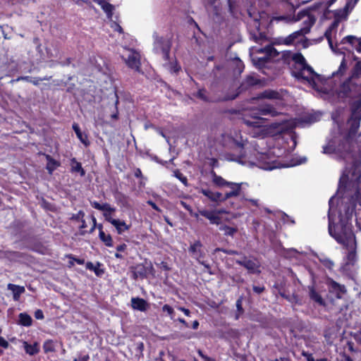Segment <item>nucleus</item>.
<instances>
[{"instance_id":"1","label":"nucleus","mask_w":361,"mask_h":361,"mask_svg":"<svg viewBox=\"0 0 361 361\" xmlns=\"http://www.w3.org/2000/svg\"><path fill=\"white\" fill-rule=\"evenodd\" d=\"M335 94L340 101L348 102L349 108L347 133L336 148L341 156L345 159L352 152L353 140L361 123V61H357L350 75L340 81L335 89Z\"/></svg>"},{"instance_id":"2","label":"nucleus","mask_w":361,"mask_h":361,"mask_svg":"<svg viewBox=\"0 0 361 361\" xmlns=\"http://www.w3.org/2000/svg\"><path fill=\"white\" fill-rule=\"evenodd\" d=\"M361 157L357 155L352 156V160L347 163L345 169L340 177L338 182V191L349 197L352 203L344 206L343 212L339 214V221L334 224L329 217L328 230L330 235L335 233L345 235L348 232L353 233L352 218L355 213L357 204L361 206Z\"/></svg>"},{"instance_id":"3","label":"nucleus","mask_w":361,"mask_h":361,"mask_svg":"<svg viewBox=\"0 0 361 361\" xmlns=\"http://www.w3.org/2000/svg\"><path fill=\"white\" fill-rule=\"evenodd\" d=\"M291 59L294 62L292 68L293 76L298 80H305L312 85H316V79L319 75L307 63L304 56L298 52L293 54Z\"/></svg>"},{"instance_id":"4","label":"nucleus","mask_w":361,"mask_h":361,"mask_svg":"<svg viewBox=\"0 0 361 361\" xmlns=\"http://www.w3.org/2000/svg\"><path fill=\"white\" fill-rule=\"evenodd\" d=\"M280 113L273 105L267 103L262 104L252 110L251 116L255 121H252L244 118V123L250 127L259 128L262 126L264 121V119L261 117L262 116L276 117Z\"/></svg>"},{"instance_id":"5","label":"nucleus","mask_w":361,"mask_h":361,"mask_svg":"<svg viewBox=\"0 0 361 361\" xmlns=\"http://www.w3.org/2000/svg\"><path fill=\"white\" fill-rule=\"evenodd\" d=\"M331 236L333 237L338 243L341 244L346 250H348L346 257V263L348 264L354 265L357 261V243L355 233L348 232L345 235H341L337 233H334V235Z\"/></svg>"},{"instance_id":"6","label":"nucleus","mask_w":361,"mask_h":361,"mask_svg":"<svg viewBox=\"0 0 361 361\" xmlns=\"http://www.w3.org/2000/svg\"><path fill=\"white\" fill-rule=\"evenodd\" d=\"M159 45H161L162 57L165 61L163 66L171 73H178L180 70V66L176 59H170L171 42L170 40L164 41L162 39H159Z\"/></svg>"},{"instance_id":"7","label":"nucleus","mask_w":361,"mask_h":361,"mask_svg":"<svg viewBox=\"0 0 361 361\" xmlns=\"http://www.w3.org/2000/svg\"><path fill=\"white\" fill-rule=\"evenodd\" d=\"M203 245L200 240H196L194 243L191 244L188 251L191 256L195 259L200 264H202L207 270L209 274H212L210 269L211 267L209 264L206 263L201 259L204 257L205 253L202 249Z\"/></svg>"},{"instance_id":"8","label":"nucleus","mask_w":361,"mask_h":361,"mask_svg":"<svg viewBox=\"0 0 361 361\" xmlns=\"http://www.w3.org/2000/svg\"><path fill=\"white\" fill-rule=\"evenodd\" d=\"M235 263L246 269L249 274H259L261 273L260 263L256 258L251 259L243 255V259H236Z\"/></svg>"},{"instance_id":"9","label":"nucleus","mask_w":361,"mask_h":361,"mask_svg":"<svg viewBox=\"0 0 361 361\" xmlns=\"http://www.w3.org/2000/svg\"><path fill=\"white\" fill-rule=\"evenodd\" d=\"M121 57L129 68L140 71V56L138 52L133 49H128L125 54H122Z\"/></svg>"},{"instance_id":"10","label":"nucleus","mask_w":361,"mask_h":361,"mask_svg":"<svg viewBox=\"0 0 361 361\" xmlns=\"http://www.w3.org/2000/svg\"><path fill=\"white\" fill-rule=\"evenodd\" d=\"M329 292L334 294L337 299H341L347 290L344 285H341L332 279H329L326 282Z\"/></svg>"},{"instance_id":"11","label":"nucleus","mask_w":361,"mask_h":361,"mask_svg":"<svg viewBox=\"0 0 361 361\" xmlns=\"http://www.w3.org/2000/svg\"><path fill=\"white\" fill-rule=\"evenodd\" d=\"M199 213L201 216L207 219L210 224L219 225L221 223V218L220 214L224 213L223 210H208V209H199Z\"/></svg>"},{"instance_id":"12","label":"nucleus","mask_w":361,"mask_h":361,"mask_svg":"<svg viewBox=\"0 0 361 361\" xmlns=\"http://www.w3.org/2000/svg\"><path fill=\"white\" fill-rule=\"evenodd\" d=\"M298 16L299 18L307 16V19L303 21L304 26L300 30L302 31L304 35L309 33L311 27L314 25L316 22L315 17L307 11H300L298 13Z\"/></svg>"},{"instance_id":"13","label":"nucleus","mask_w":361,"mask_h":361,"mask_svg":"<svg viewBox=\"0 0 361 361\" xmlns=\"http://www.w3.org/2000/svg\"><path fill=\"white\" fill-rule=\"evenodd\" d=\"M243 183L229 182L226 187L230 188V190L225 192V198H231L238 197L242 192Z\"/></svg>"},{"instance_id":"14","label":"nucleus","mask_w":361,"mask_h":361,"mask_svg":"<svg viewBox=\"0 0 361 361\" xmlns=\"http://www.w3.org/2000/svg\"><path fill=\"white\" fill-rule=\"evenodd\" d=\"M257 99H283V95L277 90L267 89L262 92H259L257 96Z\"/></svg>"},{"instance_id":"15","label":"nucleus","mask_w":361,"mask_h":361,"mask_svg":"<svg viewBox=\"0 0 361 361\" xmlns=\"http://www.w3.org/2000/svg\"><path fill=\"white\" fill-rule=\"evenodd\" d=\"M259 83H260V80L258 78H257L252 75H247L245 78L244 81L241 83V85H240L238 89L241 92L245 89H247L250 87H253Z\"/></svg>"},{"instance_id":"16","label":"nucleus","mask_w":361,"mask_h":361,"mask_svg":"<svg viewBox=\"0 0 361 361\" xmlns=\"http://www.w3.org/2000/svg\"><path fill=\"white\" fill-rule=\"evenodd\" d=\"M210 174L212 178L213 184L217 188H222L225 186H227L228 183L230 182L225 180L221 176L217 175L214 170L211 171Z\"/></svg>"},{"instance_id":"17","label":"nucleus","mask_w":361,"mask_h":361,"mask_svg":"<svg viewBox=\"0 0 361 361\" xmlns=\"http://www.w3.org/2000/svg\"><path fill=\"white\" fill-rule=\"evenodd\" d=\"M304 35H305L302 33V31L298 30L283 38L282 39V43L287 46L292 45L296 39H298L299 37H303Z\"/></svg>"},{"instance_id":"18","label":"nucleus","mask_w":361,"mask_h":361,"mask_svg":"<svg viewBox=\"0 0 361 361\" xmlns=\"http://www.w3.org/2000/svg\"><path fill=\"white\" fill-rule=\"evenodd\" d=\"M309 296L310 298L314 302L318 303L319 305L325 306V302L322 295L317 292L314 286H309Z\"/></svg>"},{"instance_id":"19","label":"nucleus","mask_w":361,"mask_h":361,"mask_svg":"<svg viewBox=\"0 0 361 361\" xmlns=\"http://www.w3.org/2000/svg\"><path fill=\"white\" fill-rule=\"evenodd\" d=\"M254 65L258 69H263L268 67V64L271 62V59H268V56L262 57H255L252 59Z\"/></svg>"},{"instance_id":"20","label":"nucleus","mask_w":361,"mask_h":361,"mask_svg":"<svg viewBox=\"0 0 361 361\" xmlns=\"http://www.w3.org/2000/svg\"><path fill=\"white\" fill-rule=\"evenodd\" d=\"M8 289L13 292V300L15 301H18L20 295L25 291V289L23 286H17L12 283H9L8 285Z\"/></svg>"},{"instance_id":"21","label":"nucleus","mask_w":361,"mask_h":361,"mask_svg":"<svg viewBox=\"0 0 361 361\" xmlns=\"http://www.w3.org/2000/svg\"><path fill=\"white\" fill-rule=\"evenodd\" d=\"M146 275V269L142 265H137L133 268L131 276L134 279H143Z\"/></svg>"},{"instance_id":"22","label":"nucleus","mask_w":361,"mask_h":361,"mask_svg":"<svg viewBox=\"0 0 361 361\" xmlns=\"http://www.w3.org/2000/svg\"><path fill=\"white\" fill-rule=\"evenodd\" d=\"M131 305L135 310L145 311L146 310L147 302L144 299L133 298L131 299Z\"/></svg>"},{"instance_id":"23","label":"nucleus","mask_w":361,"mask_h":361,"mask_svg":"<svg viewBox=\"0 0 361 361\" xmlns=\"http://www.w3.org/2000/svg\"><path fill=\"white\" fill-rule=\"evenodd\" d=\"M97 228H99V239L108 247H111L112 246V243H113V240H112V238H111V236L110 235H106L103 231H102V224H99V226H97Z\"/></svg>"},{"instance_id":"24","label":"nucleus","mask_w":361,"mask_h":361,"mask_svg":"<svg viewBox=\"0 0 361 361\" xmlns=\"http://www.w3.org/2000/svg\"><path fill=\"white\" fill-rule=\"evenodd\" d=\"M73 129L80 142H82L85 146L89 145L90 142L87 140V136L81 132L80 128L77 123H73Z\"/></svg>"},{"instance_id":"25","label":"nucleus","mask_w":361,"mask_h":361,"mask_svg":"<svg viewBox=\"0 0 361 361\" xmlns=\"http://www.w3.org/2000/svg\"><path fill=\"white\" fill-rule=\"evenodd\" d=\"M18 324L24 326H30L32 323L31 317L25 312L19 314Z\"/></svg>"},{"instance_id":"26","label":"nucleus","mask_w":361,"mask_h":361,"mask_svg":"<svg viewBox=\"0 0 361 361\" xmlns=\"http://www.w3.org/2000/svg\"><path fill=\"white\" fill-rule=\"evenodd\" d=\"M260 51L265 54V56H268V59L274 57L279 54L277 50L271 44L266 46L264 48L261 49Z\"/></svg>"},{"instance_id":"27","label":"nucleus","mask_w":361,"mask_h":361,"mask_svg":"<svg viewBox=\"0 0 361 361\" xmlns=\"http://www.w3.org/2000/svg\"><path fill=\"white\" fill-rule=\"evenodd\" d=\"M71 170L73 172L80 173L81 176H84L85 174V171L82 169L81 164L78 162L75 158L71 159Z\"/></svg>"},{"instance_id":"28","label":"nucleus","mask_w":361,"mask_h":361,"mask_svg":"<svg viewBox=\"0 0 361 361\" xmlns=\"http://www.w3.org/2000/svg\"><path fill=\"white\" fill-rule=\"evenodd\" d=\"M23 345L25 352L30 355H34L39 352V348L37 343L30 345L25 341Z\"/></svg>"},{"instance_id":"29","label":"nucleus","mask_w":361,"mask_h":361,"mask_svg":"<svg viewBox=\"0 0 361 361\" xmlns=\"http://www.w3.org/2000/svg\"><path fill=\"white\" fill-rule=\"evenodd\" d=\"M346 70H347V63H346L345 58H343L340 63L338 69L336 71L334 72L332 75L334 77L337 76V75H343L345 73Z\"/></svg>"},{"instance_id":"30","label":"nucleus","mask_w":361,"mask_h":361,"mask_svg":"<svg viewBox=\"0 0 361 361\" xmlns=\"http://www.w3.org/2000/svg\"><path fill=\"white\" fill-rule=\"evenodd\" d=\"M235 306L237 311L235 314V319L238 320L240 318V315H242L244 313V309L243 307V299L241 297L236 300Z\"/></svg>"},{"instance_id":"31","label":"nucleus","mask_w":361,"mask_h":361,"mask_svg":"<svg viewBox=\"0 0 361 361\" xmlns=\"http://www.w3.org/2000/svg\"><path fill=\"white\" fill-rule=\"evenodd\" d=\"M219 229L224 231V235L233 236L235 233H237L238 229L235 227H231L227 225L221 226Z\"/></svg>"},{"instance_id":"32","label":"nucleus","mask_w":361,"mask_h":361,"mask_svg":"<svg viewBox=\"0 0 361 361\" xmlns=\"http://www.w3.org/2000/svg\"><path fill=\"white\" fill-rule=\"evenodd\" d=\"M47 159L49 161V163L47 166V169L49 171L50 173H52V171L58 166H59V164L53 159L49 155L47 156Z\"/></svg>"},{"instance_id":"33","label":"nucleus","mask_w":361,"mask_h":361,"mask_svg":"<svg viewBox=\"0 0 361 361\" xmlns=\"http://www.w3.org/2000/svg\"><path fill=\"white\" fill-rule=\"evenodd\" d=\"M174 176L177 178L185 186H188V178L178 169L173 171Z\"/></svg>"},{"instance_id":"34","label":"nucleus","mask_w":361,"mask_h":361,"mask_svg":"<svg viewBox=\"0 0 361 361\" xmlns=\"http://www.w3.org/2000/svg\"><path fill=\"white\" fill-rule=\"evenodd\" d=\"M102 8L106 13L107 18L111 19L113 15L114 6L108 2L102 5Z\"/></svg>"},{"instance_id":"35","label":"nucleus","mask_w":361,"mask_h":361,"mask_svg":"<svg viewBox=\"0 0 361 361\" xmlns=\"http://www.w3.org/2000/svg\"><path fill=\"white\" fill-rule=\"evenodd\" d=\"M251 35L254 42L257 43H261L262 42L267 39V37L264 32H259L258 34L251 33Z\"/></svg>"},{"instance_id":"36","label":"nucleus","mask_w":361,"mask_h":361,"mask_svg":"<svg viewBox=\"0 0 361 361\" xmlns=\"http://www.w3.org/2000/svg\"><path fill=\"white\" fill-rule=\"evenodd\" d=\"M207 90L204 88L200 89L195 94V97L204 102H209L208 97L206 95Z\"/></svg>"},{"instance_id":"37","label":"nucleus","mask_w":361,"mask_h":361,"mask_svg":"<svg viewBox=\"0 0 361 361\" xmlns=\"http://www.w3.org/2000/svg\"><path fill=\"white\" fill-rule=\"evenodd\" d=\"M117 230L118 233L121 234L123 233L126 230L128 229V226H126V223L123 221H120L118 219V224L116 226H114Z\"/></svg>"},{"instance_id":"38","label":"nucleus","mask_w":361,"mask_h":361,"mask_svg":"<svg viewBox=\"0 0 361 361\" xmlns=\"http://www.w3.org/2000/svg\"><path fill=\"white\" fill-rule=\"evenodd\" d=\"M225 193L222 194L220 192H214V198L213 201L214 202H224L226 200H228L229 198H225Z\"/></svg>"},{"instance_id":"39","label":"nucleus","mask_w":361,"mask_h":361,"mask_svg":"<svg viewBox=\"0 0 361 361\" xmlns=\"http://www.w3.org/2000/svg\"><path fill=\"white\" fill-rule=\"evenodd\" d=\"M360 39H357L356 37L353 35H348L345 37H343L341 42V44L348 43L351 45L354 44V42L355 40H357L359 42Z\"/></svg>"},{"instance_id":"40","label":"nucleus","mask_w":361,"mask_h":361,"mask_svg":"<svg viewBox=\"0 0 361 361\" xmlns=\"http://www.w3.org/2000/svg\"><path fill=\"white\" fill-rule=\"evenodd\" d=\"M236 145L240 148V155L238 159H233L232 160L240 161V159L245 157V152L244 150V145L241 142H237Z\"/></svg>"},{"instance_id":"41","label":"nucleus","mask_w":361,"mask_h":361,"mask_svg":"<svg viewBox=\"0 0 361 361\" xmlns=\"http://www.w3.org/2000/svg\"><path fill=\"white\" fill-rule=\"evenodd\" d=\"M44 350L47 352H54L55 350L53 341L51 340L47 341L44 344Z\"/></svg>"},{"instance_id":"42","label":"nucleus","mask_w":361,"mask_h":361,"mask_svg":"<svg viewBox=\"0 0 361 361\" xmlns=\"http://www.w3.org/2000/svg\"><path fill=\"white\" fill-rule=\"evenodd\" d=\"M216 251L222 252L224 254L229 255H239L240 254V252H239L237 250L226 249V248H216Z\"/></svg>"},{"instance_id":"43","label":"nucleus","mask_w":361,"mask_h":361,"mask_svg":"<svg viewBox=\"0 0 361 361\" xmlns=\"http://www.w3.org/2000/svg\"><path fill=\"white\" fill-rule=\"evenodd\" d=\"M202 194L206 196L210 201H213L214 193V192L212 191L209 189H203L202 188L200 191Z\"/></svg>"},{"instance_id":"44","label":"nucleus","mask_w":361,"mask_h":361,"mask_svg":"<svg viewBox=\"0 0 361 361\" xmlns=\"http://www.w3.org/2000/svg\"><path fill=\"white\" fill-rule=\"evenodd\" d=\"M164 312H166L171 318L175 320V314L173 309L169 305H164L162 307Z\"/></svg>"},{"instance_id":"45","label":"nucleus","mask_w":361,"mask_h":361,"mask_svg":"<svg viewBox=\"0 0 361 361\" xmlns=\"http://www.w3.org/2000/svg\"><path fill=\"white\" fill-rule=\"evenodd\" d=\"M50 78L51 77H49V78H37V79H36L35 80H31L29 76H25V77H22L21 78H18V80H20V79L25 80H27V81H29V82L33 83L35 85H39L40 81H42L44 80H49Z\"/></svg>"},{"instance_id":"46","label":"nucleus","mask_w":361,"mask_h":361,"mask_svg":"<svg viewBox=\"0 0 361 361\" xmlns=\"http://www.w3.org/2000/svg\"><path fill=\"white\" fill-rule=\"evenodd\" d=\"M101 211H103L104 212L106 213H112L116 211V209L114 207H111V205L108 203H104L102 206Z\"/></svg>"},{"instance_id":"47","label":"nucleus","mask_w":361,"mask_h":361,"mask_svg":"<svg viewBox=\"0 0 361 361\" xmlns=\"http://www.w3.org/2000/svg\"><path fill=\"white\" fill-rule=\"evenodd\" d=\"M110 214L111 213L109 212H104V216L105 218V220L110 222L113 226H116V224H118V219H112Z\"/></svg>"},{"instance_id":"48","label":"nucleus","mask_w":361,"mask_h":361,"mask_svg":"<svg viewBox=\"0 0 361 361\" xmlns=\"http://www.w3.org/2000/svg\"><path fill=\"white\" fill-rule=\"evenodd\" d=\"M85 216V212L82 210L79 211L78 214H73V216L71 217V220H73V221H80V220H82L83 219Z\"/></svg>"},{"instance_id":"49","label":"nucleus","mask_w":361,"mask_h":361,"mask_svg":"<svg viewBox=\"0 0 361 361\" xmlns=\"http://www.w3.org/2000/svg\"><path fill=\"white\" fill-rule=\"evenodd\" d=\"M209 166L214 169L217 168L219 166V160L216 158H209Z\"/></svg>"},{"instance_id":"50","label":"nucleus","mask_w":361,"mask_h":361,"mask_svg":"<svg viewBox=\"0 0 361 361\" xmlns=\"http://www.w3.org/2000/svg\"><path fill=\"white\" fill-rule=\"evenodd\" d=\"M302 355L306 358L307 361H315L314 357L312 353L306 351H302Z\"/></svg>"},{"instance_id":"51","label":"nucleus","mask_w":361,"mask_h":361,"mask_svg":"<svg viewBox=\"0 0 361 361\" xmlns=\"http://www.w3.org/2000/svg\"><path fill=\"white\" fill-rule=\"evenodd\" d=\"M252 290L255 293L257 294H261L265 290V287L264 286H253Z\"/></svg>"},{"instance_id":"52","label":"nucleus","mask_w":361,"mask_h":361,"mask_svg":"<svg viewBox=\"0 0 361 361\" xmlns=\"http://www.w3.org/2000/svg\"><path fill=\"white\" fill-rule=\"evenodd\" d=\"M322 263L329 269H333V267L334 266V263L333 262V261H331L329 259H326L324 260Z\"/></svg>"},{"instance_id":"53","label":"nucleus","mask_w":361,"mask_h":361,"mask_svg":"<svg viewBox=\"0 0 361 361\" xmlns=\"http://www.w3.org/2000/svg\"><path fill=\"white\" fill-rule=\"evenodd\" d=\"M198 353L199 355L204 360V361H216L214 358L203 354L201 350H199Z\"/></svg>"},{"instance_id":"54","label":"nucleus","mask_w":361,"mask_h":361,"mask_svg":"<svg viewBox=\"0 0 361 361\" xmlns=\"http://www.w3.org/2000/svg\"><path fill=\"white\" fill-rule=\"evenodd\" d=\"M35 317L37 319H44V314L41 310H37L35 312Z\"/></svg>"},{"instance_id":"55","label":"nucleus","mask_w":361,"mask_h":361,"mask_svg":"<svg viewBox=\"0 0 361 361\" xmlns=\"http://www.w3.org/2000/svg\"><path fill=\"white\" fill-rule=\"evenodd\" d=\"M8 343L7 341H6L3 337L0 336V346L4 348H8Z\"/></svg>"},{"instance_id":"56","label":"nucleus","mask_w":361,"mask_h":361,"mask_svg":"<svg viewBox=\"0 0 361 361\" xmlns=\"http://www.w3.org/2000/svg\"><path fill=\"white\" fill-rule=\"evenodd\" d=\"M331 28H328L325 32H324V37H326V39H327V41H330L331 38Z\"/></svg>"},{"instance_id":"57","label":"nucleus","mask_w":361,"mask_h":361,"mask_svg":"<svg viewBox=\"0 0 361 361\" xmlns=\"http://www.w3.org/2000/svg\"><path fill=\"white\" fill-rule=\"evenodd\" d=\"M91 219L92 221V226L90 230V233H92L94 231L95 228L97 227V221H96L95 217L94 216H92Z\"/></svg>"},{"instance_id":"58","label":"nucleus","mask_w":361,"mask_h":361,"mask_svg":"<svg viewBox=\"0 0 361 361\" xmlns=\"http://www.w3.org/2000/svg\"><path fill=\"white\" fill-rule=\"evenodd\" d=\"M178 310L182 311L185 314V315H186L187 317L190 316V311L188 309L183 307H179Z\"/></svg>"},{"instance_id":"59","label":"nucleus","mask_w":361,"mask_h":361,"mask_svg":"<svg viewBox=\"0 0 361 361\" xmlns=\"http://www.w3.org/2000/svg\"><path fill=\"white\" fill-rule=\"evenodd\" d=\"M91 205L96 209H98V210H100L101 211V209H102V204H100L99 202H91Z\"/></svg>"},{"instance_id":"60","label":"nucleus","mask_w":361,"mask_h":361,"mask_svg":"<svg viewBox=\"0 0 361 361\" xmlns=\"http://www.w3.org/2000/svg\"><path fill=\"white\" fill-rule=\"evenodd\" d=\"M86 267L87 269L92 271L94 270V269L96 268V267L90 262L86 264Z\"/></svg>"},{"instance_id":"61","label":"nucleus","mask_w":361,"mask_h":361,"mask_svg":"<svg viewBox=\"0 0 361 361\" xmlns=\"http://www.w3.org/2000/svg\"><path fill=\"white\" fill-rule=\"evenodd\" d=\"M178 321L179 322H180L181 324H183L184 325V326H185V327H186V328H189V327H190V326H189V325H188V322H187L184 319H183V318H178Z\"/></svg>"},{"instance_id":"62","label":"nucleus","mask_w":361,"mask_h":361,"mask_svg":"<svg viewBox=\"0 0 361 361\" xmlns=\"http://www.w3.org/2000/svg\"><path fill=\"white\" fill-rule=\"evenodd\" d=\"M200 326V323L197 320H195L193 322H192V329L196 330L198 329Z\"/></svg>"},{"instance_id":"63","label":"nucleus","mask_w":361,"mask_h":361,"mask_svg":"<svg viewBox=\"0 0 361 361\" xmlns=\"http://www.w3.org/2000/svg\"><path fill=\"white\" fill-rule=\"evenodd\" d=\"M134 175L137 178L142 177V172H141L140 169H136L135 172H134Z\"/></svg>"},{"instance_id":"64","label":"nucleus","mask_w":361,"mask_h":361,"mask_svg":"<svg viewBox=\"0 0 361 361\" xmlns=\"http://www.w3.org/2000/svg\"><path fill=\"white\" fill-rule=\"evenodd\" d=\"M355 49L357 52L361 53V37L359 39V42L357 43V46L355 47Z\"/></svg>"}]
</instances>
